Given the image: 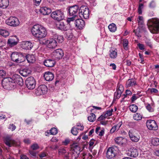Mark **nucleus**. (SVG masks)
<instances>
[{
	"label": "nucleus",
	"mask_w": 159,
	"mask_h": 159,
	"mask_svg": "<svg viewBox=\"0 0 159 159\" xmlns=\"http://www.w3.org/2000/svg\"><path fill=\"white\" fill-rule=\"evenodd\" d=\"M126 154L130 157H136L139 155V152L137 148H132L129 149L127 151Z\"/></svg>",
	"instance_id": "nucleus-16"
},
{
	"label": "nucleus",
	"mask_w": 159,
	"mask_h": 159,
	"mask_svg": "<svg viewBox=\"0 0 159 159\" xmlns=\"http://www.w3.org/2000/svg\"><path fill=\"white\" fill-rule=\"evenodd\" d=\"M44 65L48 67H53L56 63L55 60L51 59H47L44 61Z\"/></svg>",
	"instance_id": "nucleus-22"
},
{
	"label": "nucleus",
	"mask_w": 159,
	"mask_h": 159,
	"mask_svg": "<svg viewBox=\"0 0 159 159\" xmlns=\"http://www.w3.org/2000/svg\"><path fill=\"white\" fill-rule=\"evenodd\" d=\"M46 156V154L45 153L43 152L39 155V157L40 158H43Z\"/></svg>",
	"instance_id": "nucleus-63"
},
{
	"label": "nucleus",
	"mask_w": 159,
	"mask_h": 159,
	"mask_svg": "<svg viewBox=\"0 0 159 159\" xmlns=\"http://www.w3.org/2000/svg\"><path fill=\"white\" fill-rule=\"evenodd\" d=\"M151 142L153 146H158L159 145V139L156 138H152L151 139Z\"/></svg>",
	"instance_id": "nucleus-33"
},
{
	"label": "nucleus",
	"mask_w": 159,
	"mask_h": 159,
	"mask_svg": "<svg viewBox=\"0 0 159 159\" xmlns=\"http://www.w3.org/2000/svg\"><path fill=\"white\" fill-rule=\"evenodd\" d=\"M28 62L30 63H33L35 61V58L33 55L28 54L26 56Z\"/></svg>",
	"instance_id": "nucleus-29"
},
{
	"label": "nucleus",
	"mask_w": 159,
	"mask_h": 159,
	"mask_svg": "<svg viewBox=\"0 0 159 159\" xmlns=\"http://www.w3.org/2000/svg\"><path fill=\"white\" fill-rule=\"evenodd\" d=\"M8 5V0H0V7L6 8Z\"/></svg>",
	"instance_id": "nucleus-30"
},
{
	"label": "nucleus",
	"mask_w": 159,
	"mask_h": 159,
	"mask_svg": "<svg viewBox=\"0 0 159 159\" xmlns=\"http://www.w3.org/2000/svg\"><path fill=\"white\" fill-rule=\"evenodd\" d=\"M31 148L33 150H35L38 149L39 148V147L37 144L34 143L31 145Z\"/></svg>",
	"instance_id": "nucleus-46"
},
{
	"label": "nucleus",
	"mask_w": 159,
	"mask_h": 159,
	"mask_svg": "<svg viewBox=\"0 0 159 159\" xmlns=\"http://www.w3.org/2000/svg\"><path fill=\"white\" fill-rule=\"evenodd\" d=\"M20 73L24 77H26L31 73V71L27 68L21 69L20 71Z\"/></svg>",
	"instance_id": "nucleus-25"
},
{
	"label": "nucleus",
	"mask_w": 159,
	"mask_h": 159,
	"mask_svg": "<svg viewBox=\"0 0 159 159\" xmlns=\"http://www.w3.org/2000/svg\"><path fill=\"white\" fill-rule=\"evenodd\" d=\"M146 108L149 111L151 112L153 111V109L151 107V105L149 104H148L146 106Z\"/></svg>",
	"instance_id": "nucleus-60"
},
{
	"label": "nucleus",
	"mask_w": 159,
	"mask_h": 159,
	"mask_svg": "<svg viewBox=\"0 0 159 159\" xmlns=\"http://www.w3.org/2000/svg\"><path fill=\"white\" fill-rule=\"evenodd\" d=\"M150 90L151 92L152 93H157L158 92L157 89L155 88L151 89Z\"/></svg>",
	"instance_id": "nucleus-59"
},
{
	"label": "nucleus",
	"mask_w": 159,
	"mask_h": 159,
	"mask_svg": "<svg viewBox=\"0 0 159 159\" xmlns=\"http://www.w3.org/2000/svg\"><path fill=\"white\" fill-rule=\"evenodd\" d=\"M5 71L2 70H0V77L4 78L5 77L6 75Z\"/></svg>",
	"instance_id": "nucleus-49"
},
{
	"label": "nucleus",
	"mask_w": 159,
	"mask_h": 159,
	"mask_svg": "<svg viewBox=\"0 0 159 159\" xmlns=\"http://www.w3.org/2000/svg\"><path fill=\"white\" fill-rule=\"evenodd\" d=\"M118 125H116L113 127L110 130V133H114L116 129V127H118Z\"/></svg>",
	"instance_id": "nucleus-53"
},
{
	"label": "nucleus",
	"mask_w": 159,
	"mask_h": 159,
	"mask_svg": "<svg viewBox=\"0 0 159 159\" xmlns=\"http://www.w3.org/2000/svg\"><path fill=\"white\" fill-rule=\"evenodd\" d=\"M137 99V98H136L135 94H133L132 97L131 98V101L133 102L134 101H135V100H136Z\"/></svg>",
	"instance_id": "nucleus-62"
},
{
	"label": "nucleus",
	"mask_w": 159,
	"mask_h": 159,
	"mask_svg": "<svg viewBox=\"0 0 159 159\" xmlns=\"http://www.w3.org/2000/svg\"><path fill=\"white\" fill-rule=\"evenodd\" d=\"M110 56L111 58H115L117 56V51L116 49L111 48L110 50Z\"/></svg>",
	"instance_id": "nucleus-28"
},
{
	"label": "nucleus",
	"mask_w": 159,
	"mask_h": 159,
	"mask_svg": "<svg viewBox=\"0 0 159 159\" xmlns=\"http://www.w3.org/2000/svg\"><path fill=\"white\" fill-rule=\"evenodd\" d=\"M70 140L68 139H66L65 140L62 142V143L65 145H67L70 143Z\"/></svg>",
	"instance_id": "nucleus-55"
},
{
	"label": "nucleus",
	"mask_w": 159,
	"mask_h": 159,
	"mask_svg": "<svg viewBox=\"0 0 159 159\" xmlns=\"http://www.w3.org/2000/svg\"><path fill=\"white\" fill-rule=\"evenodd\" d=\"M45 43L48 48H54L57 45V41L54 39H50L47 40L45 41Z\"/></svg>",
	"instance_id": "nucleus-17"
},
{
	"label": "nucleus",
	"mask_w": 159,
	"mask_h": 159,
	"mask_svg": "<svg viewBox=\"0 0 159 159\" xmlns=\"http://www.w3.org/2000/svg\"><path fill=\"white\" fill-rule=\"evenodd\" d=\"M77 126L78 127H79V128H78V129H79L80 130H83V129H84L83 125H81L80 123H78L77 124Z\"/></svg>",
	"instance_id": "nucleus-54"
},
{
	"label": "nucleus",
	"mask_w": 159,
	"mask_h": 159,
	"mask_svg": "<svg viewBox=\"0 0 159 159\" xmlns=\"http://www.w3.org/2000/svg\"><path fill=\"white\" fill-rule=\"evenodd\" d=\"M11 60L17 63H21L25 60V56L22 53L19 52H14L11 55Z\"/></svg>",
	"instance_id": "nucleus-4"
},
{
	"label": "nucleus",
	"mask_w": 159,
	"mask_h": 159,
	"mask_svg": "<svg viewBox=\"0 0 159 159\" xmlns=\"http://www.w3.org/2000/svg\"><path fill=\"white\" fill-rule=\"evenodd\" d=\"M77 128H75V127L74 126L71 129V133L72 134H73L75 135H77L78 133V132L77 131Z\"/></svg>",
	"instance_id": "nucleus-42"
},
{
	"label": "nucleus",
	"mask_w": 159,
	"mask_h": 159,
	"mask_svg": "<svg viewBox=\"0 0 159 159\" xmlns=\"http://www.w3.org/2000/svg\"><path fill=\"white\" fill-rule=\"evenodd\" d=\"M96 116L93 113L90 114V115L88 117V120L91 122H93L95 120Z\"/></svg>",
	"instance_id": "nucleus-37"
},
{
	"label": "nucleus",
	"mask_w": 159,
	"mask_h": 159,
	"mask_svg": "<svg viewBox=\"0 0 159 159\" xmlns=\"http://www.w3.org/2000/svg\"><path fill=\"white\" fill-rule=\"evenodd\" d=\"M53 37L54 39L56 40L57 43H61L63 41V37L61 35H58L55 34L54 35Z\"/></svg>",
	"instance_id": "nucleus-31"
},
{
	"label": "nucleus",
	"mask_w": 159,
	"mask_h": 159,
	"mask_svg": "<svg viewBox=\"0 0 159 159\" xmlns=\"http://www.w3.org/2000/svg\"><path fill=\"white\" fill-rule=\"evenodd\" d=\"M136 84V82L134 79H129L126 82V86L127 87H129Z\"/></svg>",
	"instance_id": "nucleus-27"
},
{
	"label": "nucleus",
	"mask_w": 159,
	"mask_h": 159,
	"mask_svg": "<svg viewBox=\"0 0 159 159\" xmlns=\"http://www.w3.org/2000/svg\"><path fill=\"white\" fill-rule=\"evenodd\" d=\"M142 118V115L139 113H136L134 115L133 118L134 120H140Z\"/></svg>",
	"instance_id": "nucleus-38"
},
{
	"label": "nucleus",
	"mask_w": 159,
	"mask_h": 159,
	"mask_svg": "<svg viewBox=\"0 0 159 159\" xmlns=\"http://www.w3.org/2000/svg\"><path fill=\"white\" fill-rule=\"evenodd\" d=\"M9 32L6 30L0 29V34L4 37H6L9 35Z\"/></svg>",
	"instance_id": "nucleus-35"
},
{
	"label": "nucleus",
	"mask_w": 159,
	"mask_h": 159,
	"mask_svg": "<svg viewBox=\"0 0 159 159\" xmlns=\"http://www.w3.org/2000/svg\"><path fill=\"white\" fill-rule=\"evenodd\" d=\"M79 15L81 18L88 19L89 16V11L88 8L84 6H81L80 8Z\"/></svg>",
	"instance_id": "nucleus-7"
},
{
	"label": "nucleus",
	"mask_w": 159,
	"mask_h": 159,
	"mask_svg": "<svg viewBox=\"0 0 159 159\" xmlns=\"http://www.w3.org/2000/svg\"><path fill=\"white\" fill-rule=\"evenodd\" d=\"M148 128L150 130H157L158 129V126L156 122L154 120H148L146 123Z\"/></svg>",
	"instance_id": "nucleus-15"
},
{
	"label": "nucleus",
	"mask_w": 159,
	"mask_h": 159,
	"mask_svg": "<svg viewBox=\"0 0 159 159\" xmlns=\"http://www.w3.org/2000/svg\"><path fill=\"white\" fill-rule=\"evenodd\" d=\"M124 138L122 137H118L115 139V142L118 144H122L123 143V140Z\"/></svg>",
	"instance_id": "nucleus-40"
},
{
	"label": "nucleus",
	"mask_w": 159,
	"mask_h": 159,
	"mask_svg": "<svg viewBox=\"0 0 159 159\" xmlns=\"http://www.w3.org/2000/svg\"><path fill=\"white\" fill-rule=\"evenodd\" d=\"M143 8V3H140L139 5L138 10V13L139 15H141L142 13V10Z\"/></svg>",
	"instance_id": "nucleus-43"
},
{
	"label": "nucleus",
	"mask_w": 159,
	"mask_h": 159,
	"mask_svg": "<svg viewBox=\"0 0 159 159\" xmlns=\"http://www.w3.org/2000/svg\"><path fill=\"white\" fill-rule=\"evenodd\" d=\"M122 92H121V91L118 90L116 94V98H120L121 94L122 93Z\"/></svg>",
	"instance_id": "nucleus-56"
},
{
	"label": "nucleus",
	"mask_w": 159,
	"mask_h": 159,
	"mask_svg": "<svg viewBox=\"0 0 159 159\" xmlns=\"http://www.w3.org/2000/svg\"><path fill=\"white\" fill-rule=\"evenodd\" d=\"M16 127L13 124H11L10 125L8 128L11 130L12 131H14L16 129Z\"/></svg>",
	"instance_id": "nucleus-52"
},
{
	"label": "nucleus",
	"mask_w": 159,
	"mask_h": 159,
	"mask_svg": "<svg viewBox=\"0 0 159 159\" xmlns=\"http://www.w3.org/2000/svg\"><path fill=\"white\" fill-rule=\"evenodd\" d=\"M13 82L15 84H17L20 86H22L23 84V80L20 76L18 75L15 74L12 77Z\"/></svg>",
	"instance_id": "nucleus-19"
},
{
	"label": "nucleus",
	"mask_w": 159,
	"mask_h": 159,
	"mask_svg": "<svg viewBox=\"0 0 159 159\" xmlns=\"http://www.w3.org/2000/svg\"><path fill=\"white\" fill-rule=\"evenodd\" d=\"M44 77L46 81H51L54 78V75L52 72L48 71L45 72Z\"/></svg>",
	"instance_id": "nucleus-23"
},
{
	"label": "nucleus",
	"mask_w": 159,
	"mask_h": 159,
	"mask_svg": "<svg viewBox=\"0 0 159 159\" xmlns=\"http://www.w3.org/2000/svg\"><path fill=\"white\" fill-rule=\"evenodd\" d=\"M118 150L117 147L109 148L107 152V157L109 159H114L117 154V151Z\"/></svg>",
	"instance_id": "nucleus-8"
},
{
	"label": "nucleus",
	"mask_w": 159,
	"mask_h": 159,
	"mask_svg": "<svg viewBox=\"0 0 159 159\" xmlns=\"http://www.w3.org/2000/svg\"><path fill=\"white\" fill-rule=\"evenodd\" d=\"M132 94V92L131 91L129 90H126V95L124 94V96H125L123 98L122 100L121 101V102H122V101L123 100L124 98L126 97V95H131Z\"/></svg>",
	"instance_id": "nucleus-45"
},
{
	"label": "nucleus",
	"mask_w": 159,
	"mask_h": 159,
	"mask_svg": "<svg viewBox=\"0 0 159 159\" xmlns=\"http://www.w3.org/2000/svg\"><path fill=\"white\" fill-rule=\"evenodd\" d=\"M23 48L26 50H30L33 47V44L30 41H26L23 42L22 44Z\"/></svg>",
	"instance_id": "nucleus-24"
},
{
	"label": "nucleus",
	"mask_w": 159,
	"mask_h": 159,
	"mask_svg": "<svg viewBox=\"0 0 159 159\" xmlns=\"http://www.w3.org/2000/svg\"><path fill=\"white\" fill-rule=\"evenodd\" d=\"M129 137L132 141L137 142L139 141L140 139V137L139 136H136L134 135V130H130L129 132Z\"/></svg>",
	"instance_id": "nucleus-21"
},
{
	"label": "nucleus",
	"mask_w": 159,
	"mask_h": 159,
	"mask_svg": "<svg viewBox=\"0 0 159 159\" xmlns=\"http://www.w3.org/2000/svg\"><path fill=\"white\" fill-rule=\"evenodd\" d=\"M40 12L43 15H46L50 14L51 12L50 9L46 7H42L40 10Z\"/></svg>",
	"instance_id": "nucleus-26"
},
{
	"label": "nucleus",
	"mask_w": 159,
	"mask_h": 159,
	"mask_svg": "<svg viewBox=\"0 0 159 159\" xmlns=\"http://www.w3.org/2000/svg\"><path fill=\"white\" fill-rule=\"evenodd\" d=\"M130 110L133 112H135L138 109L137 106L135 104L131 105L129 107Z\"/></svg>",
	"instance_id": "nucleus-36"
},
{
	"label": "nucleus",
	"mask_w": 159,
	"mask_h": 159,
	"mask_svg": "<svg viewBox=\"0 0 159 159\" xmlns=\"http://www.w3.org/2000/svg\"><path fill=\"white\" fill-rule=\"evenodd\" d=\"M106 118V116H103V115H101L97 119V120L98 121L103 120Z\"/></svg>",
	"instance_id": "nucleus-57"
},
{
	"label": "nucleus",
	"mask_w": 159,
	"mask_h": 159,
	"mask_svg": "<svg viewBox=\"0 0 159 159\" xmlns=\"http://www.w3.org/2000/svg\"><path fill=\"white\" fill-rule=\"evenodd\" d=\"M147 25L151 33L156 34L159 31V19L154 18L148 20Z\"/></svg>",
	"instance_id": "nucleus-2"
},
{
	"label": "nucleus",
	"mask_w": 159,
	"mask_h": 159,
	"mask_svg": "<svg viewBox=\"0 0 159 159\" xmlns=\"http://www.w3.org/2000/svg\"><path fill=\"white\" fill-rule=\"evenodd\" d=\"M5 23L7 25L13 27L17 26L20 23L18 18L13 16H11L7 19L6 20Z\"/></svg>",
	"instance_id": "nucleus-10"
},
{
	"label": "nucleus",
	"mask_w": 159,
	"mask_h": 159,
	"mask_svg": "<svg viewBox=\"0 0 159 159\" xmlns=\"http://www.w3.org/2000/svg\"><path fill=\"white\" fill-rule=\"evenodd\" d=\"M2 84L4 89L8 90L14 89L16 87L15 84L13 82L12 79L11 78L4 79L2 81Z\"/></svg>",
	"instance_id": "nucleus-3"
},
{
	"label": "nucleus",
	"mask_w": 159,
	"mask_h": 159,
	"mask_svg": "<svg viewBox=\"0 0 159 159\" xmlns=\"http://www.w3.org/2000/svg\"><path fill=\"white\" fill-rule=\"evenodd\" d=\"M48 89L45 85H39L35 90V93L37 96H40L46 94L47 92Z\"/></svg>",
	"instance_id": "nucleus-12"
},
{
	"label": "nucleus",
	"mask_w": 159,
	"mask_h": 159,
	"mask_svg": "<svg viewBox=\"0 0 159 159\" xmlns=\"http://www.w3.org/2000/svg\"><path fill=\"white\" fill-rule=\"evenodd\" d=\"M51 15L54 20L58 21L63 20L65 17L64 11L61 9H57L52 12Z\"/></svg>",
	"instance_id": "nucleus-5"
},
{
	"label": "nucleus",
	"mask_w": 159,
	"mask_h": 159,
	"mask_svg": "<svg viewBox=\"0 0 159 159\" xmlns=\"http://www.w3.org/2000/svg\"><path fill=\"white\" fill-rule=\"evenodd\" d=\"M26 87L29 89H33L35 87L36 81L33 77H29L25 81Z\"/></svg>",
	"instance_id": "nucleus-11"
},
{
	"label": "nucleus",
	"mask_w": 159,
	"mask_h": 159,
	"mask_svg": "<svg viewBox=\"0 0 159 159\" xmlns=\"http://www.w3.org/2000/svg\"><path fill=\"white\" fill-rule=\"evenodd\" d=\"M64 35L65 37L69 40L72 39L73 37V35L70 31L66 32Z\"/></svg>",
	"instance_id": "nucleus-39"
},
{
	"label": "nucleus",
	"mask_w": 159,
	"mask_h": 159,
	"mask_svg": "<svg viewBox=\"0 0 159 159\" xmlns=\"http://www.w3.org/2000/svg\"><path fill=\"white\" fill-rule=\"evenodd\" d=\"M138 45L139 49L141 50H143L144 48V45L143 44H140V43L138 44Z\"/></svg>",
	"instance_id": "nucleus-58"
},
{
	"label": "nucleus",
	"mask_w": 159,
	"mask_h": 159,
	"mask_svg": "<svg viewBox=\"0 0 159 159\" xmlns=\"http://www.w3.org/2000/svg\"><path fill=\"white\" fill-rule=\"evenodd\" d=\"M155 3L154 1H151L149 4V7L151 8H154L155 7Z\"/></svg>",
	"instance_id": "nucleus-51"
},
{
	"label": "nucleus",
	"mask_w": 159,
	"mask_h": 159,
	"mask_svg": "<svg viewBox=\"0 0 159 159\" xmlns=\"http://www.w3.org/2000/svg\"><path fill=\"white\" fill-rule=\"evenodd\" d=\"M68 14L70 16H77L80 8L78 6L75 5L66 8Z\"/></svg>",
	"instance_id": "nucleus-6"
},
{
	"label": "nucleus",
	"mask_w": 159,
	"mask_h": 159,
	"mask_svg": "<svg viewBox=\"0 0 159 159\" xmlns=\"http://www.w3.org/2000/svg\"><path fill=\"white\" fill-rule=\"evenodd\" d=\"M18 40L16 36H11L9 38L7 42L8 45L11 47L16 45L18 43Z\"/></svg>",
	"instance_id": "nucleus-18"
},
{
	"label": "nucleus",
	"mask_w": 159,
	"mask_h": 159,
	"mask_svg": "<svg viewBox=\"0 0 159 159\" xmlns=\"http://www.w3.org/2000/svg\"><path fill=\"white\" fill-rule=\"evenodd\" d=\"M50 133L52 135H55L57 133V129L55 128H52L50 130Z\"/></svg>",
	"instance_id": "nucleus-44"
},
{
	"label": "nucleus",
	"mask_w": 159,
	"mask_h": 159,
	"mask_svg": "<svg viewBox=\"0 0 159 159\" xmlns=\"http://www.w3.org/2000/svg\"><path fill=\"white\" fill-rule=\"evenodd\" d=\"M64 159H70L69 158V153L68 152L67 154H66L64 157Z\"/></svg>",
	"instance_id": "nucleus-64"
},
{
	"label": "nucleus",
	"mask_w": 159,
	"mask_h": 159,
	"mask_svg": "<svg viewBox=\"0 0 159 159\" xmlns=\"http://www.w3.org/2000/svg\"><path fill=\"white\" fill-rule=\"evenodd\" d=\"M31 32L33 36L39 39L45 37L47 34L45 29L39 24L34 25L31 29Z\"/></svg>",
	"instance_id": "nucleus-1"
},
{
	"label": "nucleus",
	"mask_w": 159,
	"mask_h": 159,
	"mask_svg": "<svg viewBox=\"0 0 159 159\" xmlns=\"http://www.w3.org/2000/svg\"><path fill=\"white\" fill-rule=\"evenodd\" d=\"M108 29L110 31L114 32L116 30V25L112 23L108 26Z\"/></svg>",
	"instance_id": "nucleus-34"
},
{
	"label": "nucleus",
	"mask_w": 159,
	"mask_h": 159,
	"mask_svg": "<svg viewBox=\"0 0 159 159\" xmlns=\"http://www.w3.org/2000/svg\"><path fill=\"white\" fill-rule=\"evenodd\" d=\"M75 26L80 30L83 29L85 25L84 21L81 19H77L75 20Z\"/></svg>",
	"instance_id": "nucleus-20"
},
{
	"label": "nucleus",
	"mask_w": 159,
	"mask_h": 159,
	"mask_svg": "<svg viewBox=\"0 0 159 159\" xmlns=\"http://www.w3.org/2000/svg\"><path fill=\"white\" fill-rule=\"evenodd\" d=\"M29 152L34 157H36V152L33 150H29Z\"/></svg>",
	"instance_id": "nucleus-61"
},
{
	"label": "nucleus",
	"mask_w": 159,
	"mask_h": 159,
	"mask_svg": "<svg viewBox=\"0 0 159 159\" xmlns=\"http://www.w3.org/2000/svg\"><path fill=\"white\" fill-rule=\"evenodd\" d=\"M4 142L5 144L9 147H11L12 145L15 146H19L20 144L19 141H16L13 140L11 137L9 136H7L5 138Z\"/></svg>",
	"instance_id": "nucleus-9"
},
{
	"label": "nucleus",
	"mask_w": 159,
	"mask_h": 159,
	"mask_svg": "<svg viewBox=\"0 0 159 159\" xmlns=\"http://www.w3.org/2000/svg\"><path fill=\"white\" fill-rule=\"evenodd\" d=\"M71 148L72 149L73 148V150L74 152H76L77 153V152L75 151L76 150H78L80 151H81L80 150V148L78 145H77L76 143H74L70 145Z\"/></svg>",
	"instance_id": "nucleus-32"
},
{
	"label": "nucleus",
	"mask_w": 159,
	"mask_h": 159,
	"mask_svg": "<svg viewBox=\"0 0 159 159\" xmlns=\"http://www.w3.org/2000/svg\"><path fill=\"white\" fill-rule=\"evenodd\" d=\"M66 151L64 148H60L58 150V153L59 154H65L66 153Z\"/></svg>",
	"instance_id": "nucleus-48"
},
{
	"label": "nucleus",
	"mask_w": 159,
	"mask_h": 159,
	"mask_svg": "<svg viewBox=\"0 0 159 159\" xmlns=\"http://www.w3.org/2000/svg\"><path fill=\"white\" fill-rule=\"evenodd\" d=\"M77 16H72L71 17L68 18L66 20L67 24H70V23L71 22L74 21L75 20V18Z\"/></svg>",
	"instance_id": "nucleus-41"
},
{
	"label": "nucleus",
	"mask_w": 159,
	"mask_h": 159,
	"mask_svg": "<svg viewBox=\"0 0 159 159\" xmlns=\"http://www.w3.org/2000/svg\"><path fill=\"white\" fill-rule=\"evenodd\" d=\"M41 1V0H33L34 5L36 6H39Z\"/></svg>",
	"instance_id": "nucleus-47"
},
{
	"label": "nucleus",
	"mask_w": 159,
	"mask_h": 159,
	"mask_svg": "<svg viewBox=\"0 0 159 159\" xmlns=\"http://www.w3.org/2000/svg\"><path fill=\"white\" fill-rule=\"evenodd\" d=\"M123 45L125 49H126V48H127V46L128 45V42L126 39L123 40Z\"/></svg>",
	"instance_id": "nucleus-50"
},
{
	"label": "nucleus",
	"mask_w": 159,
	"mask_h": 159,
	"mask_svg": "<svg viewBox=\"0 0 159 159\" xmlns=\"http://www.w3.org/2000/svg\"><path fill=\"white\" fill-rule=\"evenodd\" d=\"M64 55L63 50L61 49H58L54 50L52 53V57L56 60L61 59Z\"/></svg>",
	"instance_id": "nucleus-14"
},
{
	"label": "nucleus",
	"mask_w": 159,
	"mask_h": 159,
	"mask_svg": "<svg viewBox=\"0 0 159 159\" xmlns=\"http://www.w3.org/2000/svg\"><path fill=\"white\" fill-rule=\"evenodd\" d=\"M57 28L62 31H66L70 30V24H66L63 22H59L56 24Z\"/></svg>",
	"instance_id": "nucleus-13"
}]
</instances>
